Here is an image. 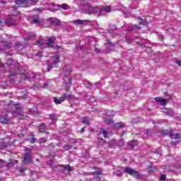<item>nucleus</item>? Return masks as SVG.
Instances as JSON below:
<instances>
[{
	"instance_id": "b1692460",
	"label": "nucleus",
	"mask_w": 181,
	"mask_h": 181,
	"mask_svg": "<svg viewBox=\"0 0 181 181\" xmlns=\"http://www.w3.org/2000/svg\"><path fill=\"white\" fill-rule=\"evenodd\" d=\"M105 11V12H111V7H110L109 6H106V7H103L102 8H100V12Z\"/></svg>"
},
{
	"instance_id": "0eeeda50",
	"label": "nucleus",
	"mask_w": 181,
	"mask_h": 181,
	"mask_svg": "<svg viewBox=\"0 0 181 181\" xmlns=\"http://www.w3.org/2000/svg\"><path fill=\"white\" fill-rule=\"evenodd\" d=\"M86 12L88 15L100 13V12H101V8L98 7H88Z\"/></svg>"
},
{
	"instance_id": "f3484780",
	"label": "nucleus",
	"mask_w": 181,
	"mask_h": 181,
	"mask_svg": "<svg viewBox=\"0 0 181 181\" xmlns=\"http://www.w3.org/2000/svg\"><path fill=\"white\" fill-rule=\"evenodd\" d=\"M104 119H105V124H113L114 123V121H112V119H111V117L108 115H106L104 117Z\"/></svg>"
},
{
	"instance_id": "bb28decb",
	"label": "nucleus",
	"mask_w": 181,
	"mask_h": 181,
	"mask_svg": "<svg viewBox=\"0 0 181 181\" xmlns=\"http://www.w3.org/2000/svg\"><path fill=\"white\" fill-rule=\"evenodd\" d=\"M15 163H18V160H10L8 163V166H15Z\"/></svg>"
},
{
	"instance_id": "cd10ccee",
	"label": "nucleus",
	"mask_w": 181,
	"mask_h": 181,
	"mask_svg": "<svg viewBox=\"0 0 181 181\" xmlns=\"http://www.w3.org/2000/svg\"><path fill=\"white\" fill-rule=\"evenodd\" d=\"M114 176H122V173L119 170L113 172Z\"/></svg>"
},
{
	"instance_id": "9b49d317",
	"label": "nucleus",
	"mask_w": 181,
	"mask_h": 181,
	"mask_svg": "<svg viewBox=\"0 0 181 181\" xmlns=\"http://www.w3.org/2000/svg\"><path fill=\"white\" fill-rule=\"evenodd\" d=\"M47 8L49 11H51V12H54V11H57L59 9V5H54V4H49Z\"/></svg>"
},
{
	"instance_id": "c756f323",
	"label": "nucleus",
	"mask_w": 181,
	"mask_h": 181,
	"mask_svg": "<svg viewBox=\"0 0 181 181\" xmlns=\"http://www.w3.org/2000/svg\"><path fill=\"white\" fill-rule=\"evenodd\" d=\"M49 118H50L52 124H54V119L56 118V116H54V115H53V114H50L49 115Z\"/></svg>"
},
{
	"instance_id": "79ce46f5",
	"label": "nucleus",
	"mask_w": 181,
	"mask_h": 181,
	"mask_svg": "<svg viewBox=\"0 0 181 181\" xmlns=\"http://www.w3.org/2000/svg\"><path fill=\"white\" fill-rule=\"evenodd\" d=\"M66 100H71V98H73L72 95L66 94Z\"/></svg>"
},
{
	"instance_id": "473e14b6",
	"label": "nucleus",
	"mask_w": 181,
	"mask_h": 181,
	"mask_svg": "<svg viewBox=\"0 0 181 181\" xmlns=\"http://www.w3.org/2000/svg\"><path fill=\"white\" fill-rule=\"evenodd\" d=\"M39 131L40 132H46V126H41Z\"/></svg>"
},
{
	"instance_id": "20e7f679",
	"label": "nucleus",
	"mask_w": 181,
	"mask_h": 181,
	"mask_svg": "<svg viewBox=\"0 0 181 181\" xmlns=\"http://www.w3.org/2000/svg\"><path fill=\"white\" fill-rule=\"evenodd\" d=\"M32 162V151L30 148H25V153L23 156V163H30Z\"/></svg>"
},
{
	"instance_id": "39448f33",
	"label": "nucleus",
	"mask_w": 181,
	"mask_h": 181,
	"mask_svg": "<svg viewBox=\"0 0 181 181\" xmlns=\"http://www.w3.org/2000/svg\"><path fill=\"white\" fill-rule=\"evenodd\" d=\"M8 112H11L13 115H16L18 119H25L26 118V116L22 114L23 112V107H16V110H8Z\"/></svg>"
},
{
	"instance_id": "ddd939ff",
	"label": "nucleus",
	"mask_w": 181,
	"mask_h": 181,
	"mask_svg": "<svg viewBox=\"0 0 181 181\" xmlns=\"http://www.w3.org/2000/svg\"><path fill=\"white\" fill-rule=\"evenodd\" d=\"M90 21L88 20H76L74 21V25H84L85 23H88Z\"/></svg>"
},
{
	"instance_id": "423d86ee",
	"label": "nucleus",
	"mask_w": 181,
	"mask_h": 181,
	"mask_svg": "<svg viewBox=\"0 0 181 181\" xmlns=\"http://www.w3.org/2000/svg\"><path fill=\"white\" fill-rule=\"evenodd\" d=\"M160 133L162 135H168L170 138H172V139H181V136L179 133L173 134L172 131L169 130H161Z\"/></svg>"
},
{
	"instance_id": "6e6552de",
	"label": "nucleus",
	"mask_w": 181,
	"mask_h": 181,
	"mask_svg": "<svg viewBox=\"0 0 181 181\" xmlns=\"http://www.w3.org/2000/svg\"><path fill=\"white\" fill-rule=\"evenodd\" d=\"M124 173H128L129 175H131L132 176H134V177H139V173L137 171L134 170L132 168H125L124 170Z\"/></svg>"
},
{
	"instance_id": "4be33fe9",
	"label": "nucleus",
	"mask_w": 181,
	"mask_h": 181,
	"mask_svg": "<svg viewBox=\"0 0 181 181\" xmlns=\"http://www.w3.org/2000/svg\"><path fill=\"white\" fill-rule=\"evenodd\" d=\"M129 144L131 148L134 149V148H135V146H136V145H138V141H136V140H133V141H130Z\"/></svg>"
},
{
	"instance_id": "3c124183",
	"label": "nucleus",
	"mask_w": 181,
	"mask_h": 181,
	"mask_svg": "<svg viewBox=\"0 0 181 181\" xmlns=\"http://www.w3.org/2000/svg\"><path fill=\"white\" fill-rule=\"evenodd\" d=\"M165 172H172L171 170H169V169H168V168H165Z\"/></svg>"
},
{
	"instance_id": "c03bdc74",
	"label": "nucleus",
	"mask_w": 181,
	"mask_h": 181,
	"mask_svg": "<svg viewBox=\"0 0 181 181\" xmlns=\"http://www.w3.org/2000/svg\"><path fill=\"white\" fill-rule=\"evenodd\" d=\"M30 141V144H35V142H36V139L35 138H31Z\"/></svg>"
},
{
	"instance_id": "09e8293b",
	"label": "nucleus",
	"mask_w": 181,
	"mask_h": 181,
	"mask_svg": "<svg viewBox=\"0 0 181 181\" xmlns=\"http://www.w3.org/2000/svg\"><path fill=\"white\" fill-rule=\"evenodd\" d=\"M95 53H100V49L95 48Z\"/></svg>"
},
{
	"instance_id": "a18cd8bd",
	"label": "nucleus",
	"mask_w": 181,
	"mask_h": 181,
	"mask_svg": "<svg viewBox=\"0 0 181 181\" xmlns=\"http://www.w3.org/2000/svg\"><path fill=\"white\" fill-rule=\"evenodd\" d=\"M160 180H166V175H162L161 177H160Z\"/></svg>"
},
{
	"instance_id": "c9c22d12",
	"label": "nucleus",
	"mask_w": 181,
	"mask_h": 181,
	"mask_svg": "<svg viewBox=\"0 0 181 181\" xmlns=\"http://www.w3.org/2000/svg\"><path fill=\"white\" fill-rule=\"evenodd\" d=\"M40 46H45V43H43V40H40L37 43Z\"/></svg>"
},
{
	"instance_id": "a878e982",
	"label": "nucleus",
	"mask_w": 181,
	"mask_h": 181,
	"mask_svg": "<svg viewBox=\"0 0 181 181\" xmlns=\"http://www.w3.org/2000/svg\"><path fill=\"white\" fill-rule=\"evenodd\" d=\"M81 122L83 124H85V125H90V122L87 117L83 118Z\"/></svg>"
},
{
	"instance_id": "58836bf2",
	"label": "nucleus",
	"mask_w": 181,
	"mask_h": 181,
	"mask_svg": "<svg viewBox=\"0 0 181 181\" xmlns=\"http://www.w3.org/2000/svg\"><path fill=\"white\" fill-rule=\"evenodd\" d=\"M25 170H26V168H21L19 169V172H20L21 173H25Z\"/></svg>"
},
{
	"instance_id": "4c0bfd02",
	"label": "nucleus",
	"mask_w": 181,
	"mask_h": 181,
	"mask_svg": "<svg viewBox=\"0 0 181 181\" xmlns=\"http://www.w3.org/2000/svg\"><path fill=\"white\" fill-rule=\"evenodd\" d=\"M46 138H41L40 139V144H45Z\"/></svg>"
},
{
	"instance_id": "603ef678",
	"label": "nucleus",
	"mask_w": 181,
	"mask_h": 181,
	"mask_svg": "<svg viewBox=\"0 0 181 181\" xmlns=\"http://www.w3.org/2000/svg\"><path fill=\"white\" fill-rule=\"evenodd\" d=\"M84 131H85L84 128H82L81 130V134L84 133Z\"/></svg>"
},
{
	"instance_id": "f03ea898",
	"label": "nucleus",
	"mask_w": 181,
	"mask_h": 181,
	"mask_svg": "<svg viewBox=\"0 0 181 181\" xmlns=\"http://www.w3.org/2000/svg\"><path fill=\"white\" fill-rule=\"evenodd\" d=\"M60 63V55L56 54L50 60L47 62L48 69L47 71H50L53 67H57V64Z\"/></svg>"
},
{
	"instance_id": "2eb2a0df",
	"label": "nucleus",
	"mask_w": 181,
	"mask_h": 181,
	"mask_svg": "<svg viewBox=\"0 0 181 181\" xmlns=\"http://www.w3.org/2000/svg\"><path fill=\"white\" fill-rule=\"evenodd\" d=\"M6 25H7L8 26H13V25H15V21L13 20V18H8L6 21Z\"/></svg>"
},
{
	"instance_id": "9d476101",
	"label": "nucleus",
	"mask_w": 181,
	"mask_h": 181,
	"mask_svg": "<svg viewBox=\"0 0 181 181\" xmlns=\"http://www.w3.org/2000/svg\"><path fill=\"white\" fill-rule=\"evenodd\" d=\"M155 100L158 104H160V105H163V107H165V105H166V104H168V100H166L165 98H156Z\"/></svg>"
},
{
	"instance_id": "f704fd0d",
	"label": "nucleus",
	"mask_w": 181,
	"mask_h": 181,
	"mask_svg": "<svg viewBox=\"0 0 181 181\" xmlns=\"http://www.w3.org/2000/svg\"><path fill=\"white\" fill-rule=\"evenodd\" d=\"M8 145H9V143L4 142V141H3L1 144V146H3V148H6Z\"/></svg>"
},
{
	"instance_id": "49530a36",
	"label": "nucleus",
	"mask_w": 181,
	"mask_h": 181,
	"mask_svg": "<svg viewBox=\"0 0 181 181\" xmlns=\"http://www.w3.org/2000/svg\"><path fill=\"white\" fill-rule=\"evenodd\" d=\"M19 105V103H17L16 105H14L13 106H11V108H12L13 110H15V108H16V106Z\"/></svg>"
},
{
	"instance_id": "5fc2aeb1",
	"label": "nucleus",
	"mask_w": 181,
	"mask_h": 181,
	"mask_svg": "<svg viewBox=\"0 0 181 181\" xmlns=\"http://www.w3.org/2000/svg\"><path fill=\"white\" fill-rule=\"evenodd\" d=\"M30 37H30V36H28V38H27V39H30Z\"/></svg>"
},
{
	"instance_id": "864d4df0",
	"label": "nucleus",
	"mask_w": 181,
	"mask_h": 181,
	"mask_svg": "<svg viewBox=\"0 0 181 181\" xmlns=\"http://www.w3.org/2000/svg\"><path fill=\"white\" fill-rule=\"evenodd\" d=\"M57 49H60V47H59V46H57Z\"/></svg>"
},
{
	"instance_id": "ea45409f",
	"label": "nucleus",
	"mask_w": 181,
	"mask_h": 181,
	"mask_svg": "<svg viewBox=\"0 0 181 181\" xmlns=\"http://www.w3.org/2000/svg\"><path fill=\"white\" fill-rule=\"evenodd\" d=\"M139 23L140 25H146V22L145 21V20L142 19H140Z\"/></svg>"
},
{
	"instance_id": "c85d7f7f",
	"label": "nucleus",
	"mask_w": 181,
	"mask_h": 181,
	"mask_svg": "<svg viewBox=\"0 0 181 181\" xmlns=\"http://www.w3.org/2000/svg\"><path fill=\"white\" fill-rule=\"evenodd\" d=\"M125 124L122 122H120V123H116L115 124V127L116 128H122V127H124Z\"/></svg>"
},
{
	"instance_id": "37998d69",
	"label": "nucleus",
	"mask_w": 181,
	"mask_h": 181,
	"mask_svg": "<svg viewBox=\"0 0 181 181\" xmlns=\"http://www.w3.org/2000/svg\"><path fill=\"white\" fill-rule=\"evenodd\" d=\"M175 63H177V64H178V66H181V61L180 60L176 59H175Z\"/></svg>"
},
{
	"instance_id": "72a5a7b5",
	"label": "nucleus",
	"mask_w": 181,
	"mask_h": 181,
	"mask_svg": "<svg viewBox=\"0 0 181 181\" xmlns=\"http://www.w3.org/2000/svg\"><path fill=\"white\" fill-rule=\"evenodd\" d=\"M133 29H139V27L137 25H134V27L130 26L129 30H133Z\"/></svg>"
},
{
	"instance_id": "f8f14e48",
	"label": "nucleus",
	"mask_w": 181,
	"mask_h": 181,
	"mask_svg": "<svg viewBox=\"0 0 181 181\" xmlns=\"http://www.w3.org/2000/svg\"><path fill=\"white\" fill-rule=\"evenodd\" d=\"M164 114H165V115H169V117H173V109H166L164 108L162 111Z\"/></svg>"
},
{
	"instance_id": "7c9ffc66",
	"label": "nucleus",
	"mask_w": 181,
	"mask_h": 181,
	"mask_svg": "<svg viewBox=\"0 0 181 181\" xmlns=\"http://www.w3.org/2000/svg\"><path fill=\"white\" fill-rule=\"evenodd\" d=\"M64 148L65 149V151H69V149H72L73 146L69 144H66L65 146H64Z\"/></svg>"
},
{
	"instance_id": "393cba45",
	"label": "nucleus",
	"mask_w": 181,
	"mask_h": 181,
	"mask_svg": "<svg viewBox=\"0 0 181 181\" xmlns=\"http://www.w3.org/2000/svg\"><path fill=\"white\" fill-rule=\"evenodd\" d=\"M33 23H35V25H39V23H40V20L38 17H36L33 19Z\"/></svg>"
},
{
	"instance_id": "f257e3e1",
	"label": "nucleus",
	"mask_w": 181,
	"mask_h": 181,
	"mask_svg": "<svg viewBox=\"0 0 181 181\" xmlns=\"http://www.w3.org/2000/svg\"><path fill=\"white\" fill-rule=\"evenodd\" d=\"M71 71L69 70L63 72V80L66 84L65 90L66 91H70V87L71 86Z\"/></svg>"
},
{
	"instance_id": "aec40b11",
	"label": "nucleus",
	"mask_w": 181,
	"mask_h": 181,
	"mask_svg": "<svg viewBox=\"0 0 181 181\" xmlns=\"http://www.w3.org/2000/svg\"><path fill=\"white\" fill-rule=\"evenodd\" d=\"M109 146L110 148H115V146H117V141L114 139H111L109 141Z\"/></svg>"
},
{
	"instance_id": "2f4dec72",
	"label": "nucleus",
	"mask_w": 181,
	"mask_h": 181,
	"mask_svg": "<svg viewBox=\"0 0 181 181\" xmlns=\"http://www.w3.org/2000/svg\"><path fill=\"white\" fill-rule=\"evenodd\" d=\"M52 23L54 25H60V21H59L58 19H54L52 20Z\"/></svg>"
},
{
	"instance_id": "8fccbe9b",
	"label": "nucleus",
	"mask_w": 181,
	"mask_h": 181,
	"mask_svg": "<svg viewBox=\"0 0 181 181\" xmlns=\"http://www.w3.org/2000/svg\"><path fill=\"white\" fill-rule=\"evenodd\" d=\"M42 87H43L44 88H47V83H45V84L42 86Z\"/></svg>"
},
{
	"instance_id": "de8ad7c7",
	"label": "nucleus",
	"mask_w": 181,
	"mask_h": 181,
	"mask_svg": "<svg viewBox=\"0 0 181 181\" xmlns=\"http://www.w3.org/2000/svg\"><path fill=\"white\" fill-rule=\"evenodd\" d=\"M158 39L159 40H163V35H159Z\"/></svg>"
},
{
	"instance_id": "7ed1b4c3",
	"label": "nucleus",
	"mask_w": 181,
	"mask_h": 181,
	"mask_svg": "<svg viewBox=\"0 0 181 181\" xmlns=\"http://www.w3.org/2000/svg\"><path fill=\"white\" fill-rule=\"evenodd\" d=\"M16 5L21 7L28 8V6H31V5H36L37 0H15Z\"/></svg>"
},
{
	"instance_id": "dca6fc26",
	"label": "nucleus",
	"mask_w": 181,
	"mask_h": 181,
	"mask_svg": "<svg viewBox=\"0 0 181 181\" xmlns=\"http://www.w3.org/2000/svg\"><path fill=\"white\" fill-rule=\"evenodd\" d=\"M58 8H61V9L64 11H69V9H70V6H69L67 4H59Z\"/></svg>"
},
{
	"instance_id": "6ab92c4d",
	"label": "nucleus",
	"mask_w": 181,
	"mask_h": 181,
	"mask_svg": "<svg viewBox=\"0 0 181 181\" xmlns=\"http://www.w3.org/2000/svg\"><path fill=\"white\" fill-rule=\"evenodd\" d=\"M63 172L66 175H67V173H70V172H71V167L70 165H64Z\"/></svg>"
},
{
	"instance_id": "4468645a",
	"label": "nucleus",
	"mask_w": 181,
	"mask_h": 181,
	"mask_svg": "<svg viewBox=\"0 0 181 181\" xmlns=\"http://www.w3.org/2000/svg\"><path fill=\"white\" fill-rule=\"evenodd\" d=\"M0 122H1V124H6V122H8V117L6 116V114L0 116Z\"/></svg>"
},
{
	"instance_id": "1a4fd4ad",
	"label": "nucleus",
	"mask_w": 181,
	"mask_h": 181,
	"mask_svg": "<svg viewBox=\"0 0 181 181\" xmlns=\"http://www.w3.org/2000/svg\"><path fill=\"white\" fill-rule=\"evenodd\" d=\"M66 100H67V96L66 95V93L62 95L59 99H58L57 98H54V103H55V104H62V103H63V101H66Z\"/></svg>"
},
{
	"instance_id": "412c9836",
	"label": "nucleus",
	"mask_w": 181,
	"mask_h": 181,
	"mask_svg": "<svg viewBox=\"0 0 181 181\" xmlns=\"http://www.w3.org/2000/svg\"><path fill=\"white\" fill-rule=\"evenodd\" d=\"M54 43V40L50 38L48 40V42L47 43V47H53V44Z\"/></svg>"
},
{
	"instance_id": "e433bc0d",
	"label": "nucleus",
	"mask_w": 181,
	"mask_h": 181,
	"mask_svg": "<svg viewBox=\"0 0 181 181\" xmlns=\"http://www.w3.org/2000/svg\"><path fill=\"white\" fill-rule=\"evenodd\" d=\"M9 48H11V43L4 44V49H9Z\"/></svg>"
},
{
	"instance_id": "a211bd4d",
	"label": "nucleus",
	"mask_w": 181,
	"mask_h": 181,
	"mask_svg": "<svg viewBox=\"0 0 181 181\" xmlns=\"http://www.w3.org/2000/svg\"><path fill=\"white\" fill-rule=\"evenodd\" d=\"M99 134H100V135H103L104 136V138H107V136L108 135V131H107L105 129H101L99 131Z\"/></svg>"
},
{
	"instance_id": "a19ab883",
	"label": "nucleus",
	"mask_w": 181,
	"mask_h": 181,
	"mask_svg": "<svg viewBox=\"0 0 181 181\" xmlns=\"http://www.w3.org/2000/svg\"><path fill=\"white\" fill-rule=\"evenodd\" d=\"M93 175H95L96 176H100V175H101V173H100L99 171H95L93 173Z\"/></svg>"
},
{
	"instance_id": "5701e85b",
	"label": "nucleus",
	"mask_w": 181,
	"mask_h": 181,
	"mask_svg": "<svg viewBox=\"0 0 181 181\" xmlns=\"http://www.w3.org/2000/svg\"><path fill=\"white\" fill-rule=\"evenodd\" d=\"M25 76L26 77V78H36V75L35 74H28V73H25Z\"/></svg>"
}]
</instances>
